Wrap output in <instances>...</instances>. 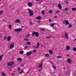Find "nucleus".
I'll return each instance as SVG.
<instances>
[{"instance_id":"1","label":"nucleus","mask_w":76,"mask_h":76,"mask_svg":"<svg viewBox=\"0 0 76 76\" xmlns=\"http://www.w3.org/2000/svg\"><path fill=\"white\" fill-rule=\"evenodd\" d=\"M35 35L36 37H38L39 36V33L37 32L34 31L33 32L32 36Z\"/></svg>"},{"instance_id":"2","label":"nucleus","mask_w":76,"mask_h":76,"mask_svg":"<svg viewBox=\"0 0 76 76\" xmlns=\"http://www.w3.org/2000/svg\"><path fill=\"white\" fill-rule=\"evenodd\" d=\"M28 11L29 12V15L30 16H32V15H34V13H33V11L32 10L29 9L28 10Z\"/></svg>"},{"instance_id":"3","label":"nucleus","mask_w":76,"mask_h":76,"mask_svg":"<svg viewBox=\"0 0 76 76\" xmlns=\"http://www.w3.org/2000/svg\"><path fill=\"white\" fill-rule=\"evenodd\" d=\"M14 64V62L13 61H11L7 63V66H10L13 65Z\"/></svg>"},{"instance_id":"4","label":"nucleus","mask_w":76,"mask_h":76,"mask_svg":"<svg viewBox=\"0 0 76 76\" xmlns=\"http://www.w3.org/2000/svg\"><path fill=\"white\" fill-rule=\"evenodd\" d=\"M65 38L66 39H69V36L68 34L67 33L65 32L64 34Z\"/></svg>"},{"instance_id":"5","label":"nucleus","mask_w":76,"mask_h":76,"mask_svg":"<svg viewBox=\"0 0 76 76\" xmlns=\"http://www.w3.org/2000/svg\"><path fill=\"white\" fill-rule=\"evenodd\" d=\"M15 32H20L22 31L21 28H16L15 29Z\"/></svg>"},{"instance_id":"6","label":"nucleus","mask_w":76,"mask_h":76,"mask_svg":"<svg viewBox=\"0 0 76 76\" xmlns=\"http://www.w3.org/2000/svg\"><path fill=\"white\" fill-rule=\"evenodd\" d=\"M32 52L31 51L28 52L27 53L26 56H30V55H31V54H32Z\"/></svg>"},{"instance_id":"7","label":"nucleus","mask_w":76,"mask_h":76,"mask_svg":"<svg viewBox=\"0 0 76 76\" xmlns=\"http://www.w3.org/2000/svg\"><path fill=\"white\" fill-rule=\"evenodd\" d=\"M28 7H32V4L31 2H29L28 3Z\"/></svg>"},{"instance_id":"8","label":"nucleus","mask_w":76,"mask_h":76,"mask_svg":"<svg viewBox=\"0 0 76 76\" xmlns=\"http://www.w3.org/2000/svg\"><path fill=\"white\" fill-rule=\"evenodd\" d=\"M14 47V44H11L10 47V49H12Z\"/></svg>"},{"instance_id":"9","label":"nucleus","mask_w":76,"mask_h":76,"mask_svg":"<svg viewBox=\"0 0 76 76\" xmlns=\"http://www.w3.org/2000/svg\"><path fill=\"white\" fill-rule=\"evenodd\" d=\"M10 40H11V37H10V36H8L7 38V41H8V42H9V41H10Z\"/></svg>"},{"instance_id":"10","label":"nucleus","mask_w":76,"mask_h":76,"mask_svg":"<svg viewBox=\"0 0 76 76\" xmlns=\"http://www.w3.org/2000/svg\"><path fill=\"white\" fill-rule=\"evenodd\" d=\"M65 23L66 25H69L70 23L68 20H65Z\"/></svg>"},{"instance_id":"11","label":"nucleus","mask_w":76,"mask_h":76,"mask_svg":"<svg viewBox=\"0 0 76 76\" xmlns=\"http://www.w3.org/2000/svg\"><path fill=\"white\" fill-rule=\"evenodd\" d=\"M20 23V20L19 19H17L15 21V23Z\"/></svg>"},{"instance_id":"12","label":"nucleus","mask_w":76,"mask_h":76,"mask_svg":"<svg viewBox=\"0 0 76 76\" xmlns=\"http://www.w3.org/2000/svg\"><path fill=\"white\" fill-rule=\"evenodd\" d=\"M58 8H59V9H61V8H62L61 5V4H59L58 5Z\"/></svg>"},{"instance_id":"13","label":"nucleus","mask_w":76,"mask_h":76,"mask_svg":"<svg viewBox=\"0 0 76 76\" xmlns=\"http://www.w3.org/2000/svg\"><path fill=\"white\" fill-rule=\"evenodd\" d=\"M41 19V16L37 17L36 18V19L37 20H40Z\"/></svg>"},{"instance_id":"14","label":"nucleus","mask_w":76,"mask_h":76,"mask_svg":"<svg viewBox=\"0 0 76 76\" xmlns=\"http://www.w3.org/2000/svg\"><path fill=\"white\" fill-rule=\"evenodd\" d=\"M39 45H40V44L39 43H38L37 44V47H36V48L38 49V48H39Z\"/></svg>"},{"instance_id":"15","label":"nucleus","mask_w":76,"mask_h":76,"mask_svg":"<svg viewBox=\"0 0 76 76\" xmlns=\"http://www.w3.org/2000/svg\"><path fill=\"white\" fill-rule=\"evenodd\" d=\"M45 56L46 57H50V56L49 55L48 53H47L45 54Z\"/></svg>"},{"instance_id":"16","label":"nucleus","mask_w":76,"mask_h":76,"mask_svg":"<svg viewBox=\"0 0 76 76\" xmlns=\"http://www.w3.org/2000/svg\"><path fill=\"white\" fill-rule=\"evenodd\" d=\"M70 48L69 46H67L66 47V50H70Z\"/></svg>"},{"instance_id":"17","label":"nucleus","mask_w":76,"mask_h":76,"mask_svg":"<svg viewBox=\"0 0 76 76\" xmlns=\"http://www.w3.org/2000/svg\"><path fill=\"white\" fill-rule=\"evenodd\" d=\"M67 62L68 63H71V59H70V58H68V59Z\"/></svg>"},{"instance_id":"18","label":"nucleus","mask_w":76,"mask_h":76,"mask_svg":"<svg viewBox=\"0 0 76 76\" xmlns=\"http://www.w3.org/2000/svg\"><path fill=\"white\" fill-rule=\"evenodd\" d=\"M29 34H28L26 36V38H29Z\"/></svg>"},{"instance_id":"19","label":"nucleus","mask_w":76,"mask_h":76,"mask_svg":"<svg viewBox=\"0 0 76 76\" xmlns=\"http://www.w3.org/2000/svg\"><path fill=\"white\" fill-rule=\"evenodd\" d=\"M39 67H40V68H42V63H41V64L39 66Z\"/></svg>"},{"instance_id":"20","label":"nucleus","mask_w":76,"mask_h":76,"mask_svg":"<svg viewBox=\"0 0 76 76\" xmlns=\"http://www.w3.org/2000/svg\"><path fill=\"white\" fill-rule=\"evenodd\" d=\"M49 52L50 53V54H52L53 53V51L51 50H50Z\"/></svg>"},{"instance_id":"21","label":"nucleus","mask_w":76,"mask_h":76,"mask_svg":"<svg viewBox=\"0 0 76 76\" xmlns=\"http://www.w3.org/2000/svg\"><path fill=\"white\" fill-rule=\"evenodd\" d=\"M56 58H62V57L60 56H57L56 57Z\"/></svg>"},{"instance_id":"22","label":"nucleus","mask_w":76,"mask_h":76,"mask_svg":"<svg viewBox=\"0 0 76 76\" xmlns=\"http://www.w3.org/2000/svg\"><path fill=\"white\" fill-rule=\"evenodd\" d=\"M68 26H69V28H72V24H69Z\"/></svg>"},{"instance_id":"23","label":"nucleus","mask_w":76,"mask_h":76,"mask_svg":"<svg viewBox=\"0 0 76 76\" xmlns=\"http://www.w3.org/2000/svg\"><path fill=\"white\" fill-rule=\"evenodd\" d=\"M72 11H75V10H76V7L72 8Z\"/></svg>"},{"instance_id":"24","label":"nucleus","mask_w":76,"mask_h":76,"mask_svg":"<svg viewBox=\"0 0 76 76\" xmlns=\"http://www.w3.org/2000/svg\"><path fill=\"white\" fill-rule=\"evenodd\" d=\"M23 51H21L19 52V53L20 54H23Z\"/></svg>"},{"instance_id":"25","label":"nucleus","mask_w":76,"mask_h":76,"mask_svg":"<svg viewBox=\"0 0 76 76\" xmlns=\"http://www.w3.org/2000/svg\"><path fill=\"white\" fill-rule=\"evenodd\" d=\"M3 55L0 56V61H1V60L2 58H3Z\"/></svg>"},{"instance_id":"26","label":"nucleus","mask_w":76,"mask_h":76,"mask_svg":"<svg viewBox=\"0 0 76 76\" xmlns=\"http://www.w3.org/2000/svg\"><path fill=\"white\" fill-rule=\"evenodd\" d=\"M53 68L54 69H55V70H56V66H55V65H54V64H53Z\"/></svg>"},{"instance_id":"27","label":"nucleus","mask_w":76,"mask_h":76,"mask_svg":"<svg viewBox=\"0 0 76 76\" xmlns=\"http://www.w3.org/2000/svg\"><path fill=\"white\" fill-rule=\"evenodd\" d=\"M56 13H59L60 12V10H57L55 11Z\"/></svg>"},{"instance_id":"28","label":"nucleus","mask_w":76,"mask_h":76,"mask_svg":"<svg viewBox=\"0 0 76 76\" xmlns=\"http://www.w3.org/2000/svg\"><path fill=\"white\" fill-rule=\"evenodd\" d=\"M27 45H31V42H27Z\"/></svg>"},{"instance_id":"29","label":"nucleus","mask_w":76,"mask_h":76,"mask_svg":"<svg viewBox=\"0 0 76 76\" xmlns=\"http://www.w3.org/2000/svg\"><path fill=\"white\" fill-rule=\"evenodd\" d=\"M23 73V70H21V71L19 72V74H22Z\"/></svg>"},{"instance_id":"30","label":"nucleus","mask_w":76,"mask_h":76,"mask_svg":"<svg viewBox=\"0 0 76 76\" xmlns=\"http://www.w3.org/2000/svg\"><path fill=\"white\" fill-rule=\"evenodd\" d=\"M41 13L42 15H44V13H45V11L43 10V11H42Z\"/></svg>"},{"instance_id":"31","label":"nucleus","mask_w":76,"mask_h":76,"mask_svg":"<svg viewBox=\"0 0 76 76\" xmlns=\"http://www.w3.org/2000/svg\"><path fill=\"white\" fill-rule=\"evenodd\" d=\"M18 61H22V59L20 58H18L17 59Z\"/></svg>"},{"instance_id":"32","label":"nucleus","mask_w":76,"mask_h":76,"mask_svg":"<svg viewBox=\"0 0 76 76\" xmlns=\"http://www.w3.org/2000/svg\"><path fill=\"white\" fill-rule=\"evenodd\" d=\"M24 41H29V39H28L26 38L24 39Z\"/></svg>"},{"instance_id":"33","label":"nucleus","mask_w":76,"mask_h":76,"mask_svg":"<svg viewBox=\"0 0 76 76\" xmlns=\"http://www.w3.org/2000/svg\"><path fill=\"white\" fill-rule=\"evenodd\" d=\"M53 12V11L51 10H50L49 11V13H50V14H51V13H52Z\"/></svg>"},{"instance_id":"34","label":"nucleus","mask_w":76,"mask_h":76,"mask_svg":"<svg viewBox=\"0 0 76 76\" xmlns=\"http://www.w3.org/2000/svg\"><path fill=\"white\" fill-rule=\"evenodd\" d=\"M76 48L75 47H74L73 48V51H76Z\"/></svg>"},{"instance_id":"35","label":"nucleus","mask_w":76,"mask_h":76,"mask_svg":"<svg viewBox=\"0 0 76 76\" xmlns=\"http://www.w3.org/2000/svg\"><path fill=\"white\" fill-rule=\"evenodd\" d=\"M9 28L10 29H12V25H10L9 26Z\"/></svg>"},{"instance_id":"36","label":"nucleus","mask_w":76,"mask_h":76,"mask_svg":"<svg viewBox=\"0 0 76 76\" xmlns=\"http://www.w3.org/2000/svg\"><path fill=\"white\" fill-rule=\"evenodd\" d=\"M2 74L3 76H6V74L4 72H2Z\"/></svg>"},{"instance_id":"37","label":"nucleus","mask_w":76,"mask_h":76,"mask_svg":"<svg viewBox=\"0 0 76 76\" xmlns=\"http://www.w3.org/2000/svg\"><path fill=\"white\" fill-rule=\"evenodd\" d=\"M7 39V36H5L4 38V40H6V39Z\"/></svg>"},{"instance_id":"38","label":"nucleus","mask_w":76,"mask_h":76,"mask_svg":"<svg viewBox=\"0 0 76 76\" xmlns=\"http://www.w3.org/2000/svg\"><path fill=\"white\" fill-rule=\"evenodd\" d=\"M30 26H33V24H32V23L31 22H30Z\"/></svg>"},{"instance_id":"39","label":"nucleus","mask_w":76,"mask_h":76,"mask_svg":"<svg viewBox=\"0 0 76 76\" xmlns=\"http://www.w3.org/2000/svg\"><path fill=\"white\" fill-rule=\"evenodd\" d=\"M41 31H44V28H41L40 29Z\"/></svg>"},{"instance_id":"40","label":"nucleus","mask_w":76,"mask_h":76,"mask_svg":"<svg viewBox=\"0 0 76 76\" xmlns=\"http://www.w3.org/2000/svg\"><path fill=\"white\" fill-rule=\"evenodd\" d=\"M37 51V50H33V52H34V53H36V52Z\"/></svg>"},{"instance_id":"41","label":"nucleus","mask_w":76,"mask_h":76,"mask_svg":"<svg viewBox=\"0 0 76 76\" xmlns=\"http://www.w3.org/2000/svg\"><path fill=\"white\" fill-rule=\"evenodd\" d=\"M51 26H54V24L53 23H52L51 24Z\"/></svg>"},{"instance_id":"42","label":"nucleus","mask_w":76,"mask_h":76,"mask_svg":"<svg viewBox=\"0 0 76 76\" xmlns=\"http://www.w3.org/2000/svg\"><path fill=\"white\" fill-rule=\"evenodd\" d=\"M3 13V11H1L0 12V15Z\"/></svg>"},{"instance_id":"43","label":"nucleus","mask_w":76,"mask_h":76,"mask_svg":"<svg viewBox=\"0 0 76 76\" xmlns=\"http://www.w3.org/2000/svg\"><path fill=\"white\" fill-rule=\"evenodd\" d=\"M12 75H13V76H15V74L14 73H12Z\"/></svg>"},{"instance_id":"44","label":"nucleus","mask_w":76,"mask_h":76,"mask_svg":"<svg viewBox=\"0 0 76 76\" xmlns=\"http://www.w3.org/2000/svg\"><path fill=\"white\" fill-rule=\"evenodd\" d=\"M46 38H51V37H46Z\"/></svg>"},{"instance_id":"45","label":"nucleus","mask_w":76,"mask_h":76,"mask_svg":"<svg viewBox=\"0 0 76 76\" xmlns=\"http://www.w3.org/2000/svg\"><path fill=\"white\" fill-rule=\"evenodd\" d=\"M24 66V65L23 64H21V67H23Z\"/></svg>"},{"instance_id":"46","label":"nucleus","mask_w":76,"mask_h":76,"mask_svg":"<svg viewBox=\"0 0 76 76\" xmlns=\"http://www.w3.org/2000/svg\"><path fill=\"white\" fill-rule=\"evenodd\" d=\"M28 48V46H26L25 47L24 49H26V48Z\"/></svg>"},{"instance_id":"47","label":"nucleus","mask_w":76,"mask_h":76,"mask_svg":"<svg viewBox=\"0 0 76 76\" xmlns=\"http://www.w3.org/2000/svg\"><path fill=\"white\" fill-rule=\"evenodd\" d=\"M65 10H66V11H67V10H68V9L67 8H65Z\"/></svg>"},{"instance_id":"48","label":"nucleus","mask_w":76,"mask_h":76,"mask_svg":"<svg viewBox=\"0 0 76 76\" xmlns=\"http://www.w3.org/2000/svg\"><path fill=\"white\" fill-rule=\"evenodd\" d=\"M33 48H37V47L36 46H33Z\"/></svg>"},{"instance_id":"49","label":"nucleus","mask_w":76,"mask_h":76,"mask_svg":"<svg viewBox=\"0 0 76 76\" xmlns=\"http://www.w3.org/2000/svg\"><path fill=\"white\" fill-rule=\"evenodd\" d=\"M57 16H54V18H57Z\"/></svg>"},{"instance_id":"50","label":"nucleus","mask_w":76,"mask_h":76,"mask_svg":"<svg viewBox=\"0 0 76 76\" xmlns=\"http://www.w3.org/2000/svg\"><path fill=\"white\" fill-rule=\"evenodd\" d=\"M41 70H42V68H41L39 70V72H40L41 71Z\"/></svg>"},{"instance_id":"51","label":"nucleus","mask_w":76,"mask_h":76,"mask_svg":"<svg viewBox=\"0 0 76 76\" xmlns=\"http://www.w3.org/2000/svg\"><path fill=\"white\" fill-rule=\"evenodd\" d=\"M20 70V68H19L18 69V71H19V70Z\"/></svg>"},{"instance_id":"52","label":"nucleus","mask_w":76,"mask_h":76,"mask_svg":"<svg viewBox=\"0 0 76 76\" xmlns=\"http://www.w3.org/2000/svg\"><path fill=\"white\" fill-rule=\"evenodd\" d=\"M40 22H41L40 21H39V20L38 21V23H40Z\"/></svg>"},{"instance_id":"53","label":"nucleus","mask_w":76,"mask_h":76,"mask_svg":"<svg viewBox=\"0 0 76 76\" xmlns=\"http://www.w3.org/2000/svg\"><path fill=\"white\" fill-rule=\"evenodd\" d=\"M66 56H68L69 57V56H70V55H69V54H67Z\"/></svg>"},{"instance_id":"54","label":"nucleus","mask_w":76,"mask_h":76,"mask_svg":"<svg viewBox=\"0 0 76 76\" xmlns=\"http://www.w3.org/2000/svg\"><path fill=\"white\" fill-rule=\"evenodd\" d=\"M49 22H51V19H50V20H49Z\"/></svg>"},{"instance_id":"55","label":"nucleus","mask_w":76,"mask_h":76,"mask_svg":"<svg viewBox=\"0 0 76 76\" xmlns=\"http://www.w3.org/2000/svg\"><path fill=\"white\" fill-rule=\"evenodd\" d=\"M63 69L64 70V69H66V67H64V68H63Z\"/></svg>"},{"instance_id":"56","label":"nucleus","mask_w":76,"mask_h":76,"mask_svg":"<svg viewBox=\"0 0 76 76\" xmlns=\"http://www.w3.org/2000/svg\"><path fill=\"white\" fill-rule=\"evenodd\" d=\"M65 2H66V3H68V1H65Z\"/></svg>"},{"instance_id":"57","label":"nucleus","mask_w":76,"mask_h":76,"mask_svg":"<svg viewBox=\"0 0 76 76\" xmlns=\"http://www.w3.org/2000/svg\"><path fill=\"white\" fill-rule=\"evenodd\" d=\"M51 63L53 65V64H53V63H52V62H51Z\"/></svg>"},{"instance_id":"58","label":"nucleus","mask_w":76,"mask_h":76,"mask_svg":"<svg viewBox=\"0 0 76 76\" xmlns=\"http://www.w3.org/2000/svg\"><path fill=\"white\" fill-rule=\"evenodd\" d=\"M29 71H28L27 72V73H29Z\"/></svg>"},{"instance_id":"59","label":"nucleus","mask_w":76,"mask_h":76,"mask_svg":"<svg viewBox=\"0 0 76 76\" xmlns=\"http://www.w3.org/2000/svg\"><path fill=\"white\" fill-rule=\"evenodd\" d=\"M74 40L75 41H76V39H74Z\"/></svg>"},{"instance_id":"60","label":"nucleus","mask_w":76,"mask_h":76,"mask_svg":"<svg viewBox=\"0 0 76 76\" xmlns=\"http://www.w3.org/2000/svg\"><path fill=\"white\" fill-rule=\"evenodd\" d=\"M42 62H43V61H42V62H41V63H42Z\"/></svg>"},{"instance_id":"61","label":"nucleus","mask_w":76,"mask_h":76,"mask_svg":"<svg viewBox=\"0 0 76 76\" xmlns=\"http://www.w3.org/2000/svg\"><path fill=\"white\" fill-rule=\"evenodd\" d=\"M41 47H43V45H41Z\"/></svg>"},{"instance_id":"62","label":"nucleus","mask_w":76,"mask_h":76,"mask_svg":"<svg viewBox=\"0 0 76 76\" xmlns=\"http://www.w3.org/2000/svg\"><path fill=\"white\" fill-rule=\"evenodd\" d=\"M21 28H23V27L22 26V27H21Z\"/></svg>"},{"instance_id":"63","label":"nucleus","mask_w":76,"mask_h":76,"mask_svg":"<svg viewBox=\"0 0 76 76\" xmlns=\"http://www.w3.org/2000/svg\"><path fill=\"white\" fill-rule=\"evenodd\" d=\"M39 0H36V1H38Z\"/></svg>"},{"instance_id":"64","label":"nucleus","mask_w":76,"mask_h":76,"mask_svg":"<svg viewBox=\"0 0 76 76\" xmlns=\"http://www.w3.org/2000/svg\"><path fill=\"white\" fill-rule=\"evenodd\" d=\"M54 76H55V75H54Z\"/></svg>"}]
</instances>
